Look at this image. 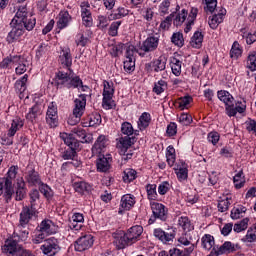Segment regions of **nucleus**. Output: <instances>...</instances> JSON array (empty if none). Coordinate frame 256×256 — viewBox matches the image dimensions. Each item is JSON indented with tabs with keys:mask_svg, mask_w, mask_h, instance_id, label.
Returning <instances> with one entry per match:
<instances>
[{
	"mask_svg": "<svg viewBox=\"0 0 256 256\" xmlns=\"http://www.w3.org/2000/svg\"><path fill=\"white\" fill-rule=\"evenodd\" d=\"M75 43L77 47H87L88 43H91V40L85 37L83 33H79L76 35Z\"/></svg>",
	"mask_w": 256,
	"mask_h": 256,
	"instance_id": "nucleus-63",
	"label": "nucleus"
},
{
	"mask_svg": "<svg viewBox=\"0 0 256 256\" xmlns=\"http://www.w3.org/2000/svg\"><path fill=\"white\" fill-rule=\"evenodd\" d=\"M183 65V62L175 57L170 58V67L172 69L173 75L175 77H179L181 75V66Z\"/></svg>",
	"mask_w": 256,
	"mask_h": 256,
	"instance_id": "nucleus-47",
	"label": "nucleus"
},
{
	"mask_svg": "<svg viewBox=\"0 0 256 256\" xmlns=\"http://www.w3.org/2000/svg\"><path fill=\"white\" fill-rule=\"evenodd\" d=\"M73 187H74V191L76 193H79V195H83L85 193H91V191L93 190V187L91 186V184L85 181L74 182Z\"/></svg>",
	"mask_w": 256,
	"mask_h": 256,
	"instance_id": "nucleus-36",
	"label": "nucleus"
},
{
	"mask_svg": "<svg viewBox=\"0 0 256 256\" xmlns=\"http://www.w3.org/2000/svg\"><path fill=\"white\" fill-rule=\"evenodd\" d=\"M109 145V137L106 135H100L96 139L94 145L92 146L93 155H103V151L107 149Z\"/></svg>",
	"mask_w": 256,
	"mask_h": 256,
	"instance_id": "nucleus-24",
	"label": "nucleus"
},
{
	"mask_svg": "<svg viewBox=\"0 0 256 256\" xmlns=\"http://www.w3.org/2000/svg\"><path fill=\"white\" fill-rule=\"evenodd\" d=\"M39 115H41V108H39V105L35 104L29 109V112L26 114V119L30 121V123H34Z\"/></svg>",
	"mask_w": 256,
	"mask_h": 256,
	"instance_id": "nucleus-49",
	"label": "nucleus"
},
{
	"mask_svg": "<svg viewBox=\"0 0 256 256\" xmlns=\"http://www.w3.org/2000/svg\"><path fill=\"white\" fill-rule=\"evenodd\" d=\"M202 5L204 6L205 13H215V9H217V0H202Z\"/></svg>",
	"mask_w": 256,
	"mask_h": 256,
	"instance_id": "nucleus-54",
	"label": "nucleus"
},
{
	"mask_svg": "<svg viewBox=\"0 0 256 256\" xmlns=\"http://www.w3.org/2000/svg\"><path fill=\"white\" fill-rule=\"evenodd\" d=\"M152 235L156 241H160L163 245H168V243L173 242V239H175L176 232L173 228H168L165 231L163 228L158 227L153 229Z\"/></svg>",
	"mask_w": 256,
	"mask_h": 256,
	"instance_id": "nucleus-11",
	"label": "nucleus"
},
{
	"mask_svg": "<svg viewBox=\"0 0 256 256\" xmlns=\"http://www.w3.org/2000/svg\"><path fill=\"white\" fill-rule=\"evenodd\" d=\"M97 159L95 161L97 173H109L111 171V163H113V157L111 154H96Z\"/></svg>",
	"mask_w": 256,
	"mask_h": 256,
	"instance_id": "nucleus-13",
	"label": "nucleus"
},
{
	"mask_svg": "<svg viewBox=\"0 0 256 256\" xmlns=\"http://www.w3.org/2000/svg\"><path fill=\"white\" fill-rule=\"evenodd\" d=\"M63 141L67 145V148L61 152V157L64 161H71V159L79 157L77 152L81 151V142L73 137V134H66V137H63Z\"/></svg>",
	"mask_w": 256,
	"mask_h": 256,
	"instance_id": "nucleus-5",
	"label": "nucleus"
},
{
	"mask_svg": "<svg viewBox=\"0 0 256 256\" xmlns=\"http://www.w3.org/2000/svg\"><path fill=\"white\" fill-rule=\"evenodd\" d=\"M125 49V44L119 42L118 44H115L110 49V55L112 57H119V55H123V50Z\"/></svg>",
	"mask_w": 256,
	"mask_h": 256,
	"instance_id": "nucleus-60",
	"label": "nucleus"
},
{
	"mask_svg": "<svg viewBox=\"0 0 256 256\" xmlns=\"http://www.w3.org/2000/svg\"><path fill=\"white\" fill-rule=\"evenodd\" d=\"M73 73L58 70L52 79L51 85L56 89H79L83 86V80L79 76H71Z\"/></svg>",
	"mask_w": 256,
	"mask_h": 256,
	"instance_id": "nucleus-3",
	"label": "nucleus"
},
{
	"mask_svg": "<svg viewBox=\"0 0 256 256\" xmlns=\"http://www.w3.org/2000/svg\"><path fill=\"white\" fill-rule=\"evenodd\" d=\"M24 179L28 183L29 187H37L43 183L41 180V174L35 170V164L29 163L26 167Z\"/></svg>",
	"mask_w": 256,
	"mask_h": 256,
	"instance_id": "nucleus-12",
	"label": "nucleus"
},
{
	"mask_svg": "<svg viewBox=\"0 0 256 256\" xmlns=\"http://www.w3.org/2000/svg\"><path fill=\"white\" fill-rule=\"evenodd\" d=\"M40 193L47 199V201H51L53 199V196L55 195V192H53V189L49 187V185L45 184L44 182L38 184Z\"/></svg>",
	"mask_w": 256,
	"mask_h": 256,
	"instance_id": "nucleus-44",
	"label": "nucleus"
},
{
	"mask_svg": "<svg viewBox=\"0 0 256 256\" xmlns=\"http://www.w3.org/2000/svg\"><path fill=\"white\" fill-rule=\"evenodd\" d=\"M137 179V170L128 168L124 170L122 180L124 183H133Z\"/></svg>",
	"mask_w": 256,
	"mask_h": 256,
	"instance_id": "nucleus-48",
	"label": "nucleus"
},
{
	"mask_svg": "<svg viewBox=\"0 0 256 256\" xmlns=\"http://www.w3.org/2000/svg\"><path fill=\"white\" fill-rule=\"evenodd\" d=\"M95 243V238L91 234H86L84 236H81L75 241L74 249L75 251H78L79 253L83 251H87V249H91L93 247V244Z\"/></svg>",
	"mask_w": 256,
	"mask_h": 256,
	"instance_id": "nucleus-19",
	"label": "nucleus"
},
{
	"mask_svg": "<svg viewBox=\"0 0 256 256\" xmlns=\"http://www.w3.org/2000/svg\"><path fill=\"white\" fill-rule=\"evenodd\" d=\"M178 225L183 229V231H193V225H191V220L187 216H181L178 219Z\"/></svg>",
	"mask_w": 256,
	"mask_h": 256,
	"instance_id": "nucleus-55",
	"label": "nucleus"
},
{
	"mask_svg": "<svg viewBox=\"0 0 256 256\" xmlns=\"http://www.w3.org/2000/svg\"><path fill=\"white\" fill-rule=\"evenodd\" d=\"M149 125H151V114L149 112H143L137 121V127L139 131H145Z\"/></svg>",
	"mask_w": 256,
	"mask_h": 256,
	"instance_id": "nucleus-35",
	"label": "nucleus"
},
{
	"mask_svg": "<svg viewBox=\"0 0 256 256\" xmlns=\"http://www.w3.org/2000/svg\"><path fill=\"white\" fill-rule=\"evenodd\" d=\"M101 114L95 112L88 115L81 121L82 127H99L102 122Z\"/></svg>",
	"mask_w": 256,
	"mask_h": 256,
	"instance_id": "nucleus-29",
	"label": "nucleus"
},
{
	"mask_svg": "<svg viewBox=\"0 0 256 256\" xmlns=\"http://www.w3.org/2000/svg\"><path fill=\"white\" fill-rule=\"evenodd\" d=\"M243 243H253L256 241V226L250 227L246 235L242 238Z\"/></svg>",
	"mask_w": 256,
	"mask_h": 256,
	"instance_id": "nucleus-53",
	"label": "nucleus"
},
{
	"mask_svg": "<svg viewBox=\"0 0 256 256\" xmlns=\"http://www.w3.org/2000/svg\"><path fill=\"white\" fill-rule=\"evenodd\" d=\"M60 69L68 70V73H73V54L69 46H60V54L58 56Z\"/></svg>",
	"mask_w": 256,
	"mask_h": 256,
	"instance_id": "nucleus-10",
	"label": "nucleus"
},
{
	"mask_svg": "<svg viewBox=\"0 0 256 256\" xmlns=\"http://www.w3.org/2000/svg\"><path fill=\"white\" fill-rule=\"evenodd\" d=\"M172 188H173L172 183H170L169 181H162L158 185V193L161 196L167 195L171 191Z\"/></svg>",
	"mask_w": 256,
	"mask_h": 256,
	"instance_id": "nucleus-56",
	"label": "nucleus"
},
{
	"mask_svg": "<svg viewBox=\"0 0 256 256\" xmlns=\"http://www.w3.org/2000/svg\"><path fill=\"white\" fill-rule=\"evenodd\" d=\"M18 243L21 241H27L29 239V230H20L19 232H13L11 235Z\"/></svg>",
	"mask_w": 256,
	"mask_h": 256,
	"instance_id": "nucleus-59",
	"label": "nucleus"
},
{
	"mask_svg": "<svg viewBox=\"0 0 256 256\" xmlns=\"http://www.w3.org/2000/svg\"><path fill=\"white\" fill-rule=\"evenodd\" d=\"M203 33L201 31L194 32L190 40V45L193 49H201L203 47Z\"/></svg>",
	"mask_w": 256,
	"mask_h": 256,
	"instance_id": "nucleus-40",
	"label": "nucleus"
},
{
	"mask_svg": "<svg viewBox=\"0 0 256 256\" xmlns=\"http://www.w3.org/2000/svg\"><path fill=\"white\" fill-rule=\"evenodd\" d=\"M175 174L177 176L178 181H187L189 179V169L188 165L184 160H178L174 167Z\"/></svg>",
	"mask_w": 256,
	"mask_h": 256,
	"instance_id": "nucleus-23",
	"label": "nucleus"
},
{
	"mask_svg": "<svg viewBox=\"0 0 256 256\" xmlns=\"http://www.w3.org/2000/svg\"><path fill=\"white\" fill-rule=\"evenodd\" d=\"M166 89H167V82L165 80H159L158 82L154 83V87L152 91L156 95H161V93H165Z\"/></svg>",
	"mask_w": 256,
	"mask_h": 256,
	"instance_id": "nucleus-58",
	"label": "nucleus"
},
{
	"mask_svg": "<svg viewBox=\"0 0 256 256\" xmlns=\"http://www.w3.org/2000/svg\"><path fill=\"white\" fill-rule=\"evenodd\" d=\"M39 212H37V209L33 208L32 206H25L22 208V211L20 213L19 218V226L25 229L27 225H29L30 221L33 219V217H37Z\"/></svg>",
	"mask_w": 256,
	"mask_h": 256,
	"instance_id": "nucleus-16",
	"label": "nucleus"
},
{
	"mask_svg": "<svg viewBox=\"0 0 256 256\" xmlns=\"http://www.w3.org/2000/svg\"><path fill=\"white\" fill-rule=\"evenodd\" d=\"M143 235V226L134 225L130 227L126 232L114 233L113 237L116 240L118 249H125V247H131L135 245L137 241H141Z\"/></svg>",
	"mask_w": 256,
	"mask_h": 256,
	"instance_id": "nucleus-2",
	"label": "nucleus"
},
{
	"mask_svg": "<svg viewBox=\"0 0 256 256\" xmlns=\"http://www.w3.org/2000/svg\"><path fill=\"white\" fill-rule=\"evenodd\" d=\"M242 55H243V47H241V44H239V42L234 41L230 50V58L237 60Z\"/></svg>",
	"mask_w": 256,
	"mask_h": 256,
	"instance_id": "nucleus-46",
	"label": "nucleus"
},
{
	"mask_svg": "<svg viewBox=\"0 0 256 256\" xmlns=\"http://www.w3.org/2000/svg\"><path fill=\"white\" fill-rule=\"evenodd\" d=\"M137 203V200L135 198V195L133 194H124L121 197L120 200V206L118 209V214L123 215L125 211H131L133 207H135V204Z\"/></svg>",
	"mask_w": 256,
	"mask_h": 256,
	"instance_id": "nucleus-20",
	"label": "nucleus"
},
{
	"mask_svg": "<svg viewBox=\"0 0 256 256\" xmlns=\"http://www.w3.org/2000/svg\"><path fill=\"white\" fill-rule=\"evenodd\" d=\"M40 231L47 233L48 235H55L59 231V227L51 219H44L37 226Z\"/></svg>",
	"mask_w": 256,
	"mask_h": 256,
	"instance_id": "nucleus-26",
	"label": "nucleus"
},
{
	"mask_svg": "<svg viewBox=\"0 0 256 256\" xmlns=\"http://www.w3.org/2000/svg\"><path fill=\"white\" fill-rule=\"evenodd\" d=\"M150 209L152 211V215L148 220V225H153L157 219L163 223L169 219V208H167L165 204L159 202H151Z\"/></svg>",
	"mask_w": 256,
	"mask_h": 256,
	"instance_id": "nucleus-8",
	"label": "nucleus"
},
{
	"mask_svg": "<svg viewBox=\"0 0 256 256\" xmlns=\"http://www.w3.org/2000/svg\"><path fill=\"white\" fill-rule=\"evenodd\" d=\"M72 133L74 135H76V137H78V139H80L81 143H89V141H91V138L88 137L87 138V131H85V129L81 128V127H75L72 129Z\"/></svg>",
	"mask_w": 256,
	"mask_h": 256,
	"instance_id": "nucleus-50",
	"label": "nucleus"
},
{
	"mask_svg": "<svg viewBox=\"0 0 256 256\" xmlns=\"http://www.w3.org/2000/svg\"><path fill=\"white\" fill-rule=\"evenodd\" d=\"M247 227H249V218H244L239 223L234 224L233 231L235 233H241V231H245Z\"/></svg>",
	"mask_w": 256,
	"mask_h": 256,
	"instance_id": "nucleus-62",
	"label": "nucleus"
},
{
	"mask_svg": "<svg viewBox=\"0 0 256 256\" xmlns=\"http://www.w3.org/2000/svg\"><path fill=\"white\" fill-rule=\"evenodd\" d=\"M110 11L111 13L108 15L109 21H117V19H123V17H127V15H129V10L121 6Z\"/></svg>",
	"mask_w": 256,
	"mask_h": 256,
	"instance_id": "nucleus-34",
	"label": "nucleus"
},
{
	"mask_svg": "<svg viewBox=\"0 0 256 256\" xmlns=\"http://www.w3.org/2000/svg\"><path fill=\"white\" fill-rule=\"evenodd\" d=\"M40 249L44 255L55 256L56 253H59V251H61L59 239L55 237H50L46 239Z\"/></svg>",
	"mask_w": 256,
	"mask_h": 256,
	"instance_id": "nucleus-14",
	"label": "nucleus"
},
{
	"mask_svg": "<svg viewBox=\"0 0 256 256\" xmlns=\"http://www.w3.org/2000/svg\"><path fill=\"white\" fill-rule=\"evenodd\" d=\"M17 173H19V166L13 165L8 169L5 177H0V197L3 195L6 203H11L15 195L13 181L17 178Z\"/></svg>",
	"mask_w": 256,
	"mask_h": 256,
	"instance_id": "nucleus-4",
	"label": "nucleus"
},
{
	"mask_svg": "<svg viewBox=\"0 0 256 256\" xmlns=\"http://www.w3.org/2000/svg\"><path fill=\"white\" fill-rule=\"evenodd\" d=\"M160 39L161 36L158 33L148 35L137 50L139 57H147L148 53H154V51H157Z\"/></svg>",
	"mask_w": 256,
	"mask_h": 256,
	"instance_id": "nucleus-7",
	"label": "nucleus"
},
{
	"mask_svg": "<svg viewBox=\"0 0 256 256\" xmlns=\"http://www.w3.org/2000/svg\"><path fill=\"white\" fill-rule=\"evenodd\" d=\"M19 249H21V247H19V242L12 236L5 240L4 246L2 247L3 253L11 256L17 255V253H19Z\"/></svg>",
	"mask_w": 256,
	"mask_h": 256,
	"instance_id": "nucleus-21",
	"label": "nucleus"
},
{
	"mask_svg": "<svg viewBox=\"0 0 256 256\" xmlns=\"http://www.w3.org/2000/svg\"><path fill=\"white\" fill-rule=\"evenodd\" d=\"M78 97L74 100L73 118L76 121H81V117L85 113V107H87V94H79Z\"/></svg>",
	"mask_w": 256,
	"mask_h": 256,
	"instance_id": "nucleus-18",
	"label": "nucleus"
},
{
	"mask_svg": "<svg viewBox=\"0 0 256 256\" xmlns=\"http://www.w3.org/2000/svg\"><path fill=\"white\" fill-rule=\"evenodd\" d=\"M9 25L11 30L6 36V42L8 45H13V43H21L23 35L35 29L37 18L29 16L27 6H22L18 8Z\"/></svg>",
	"mask_w": 256,
	"mask_h": 256,
	"instance_id": "nucleus-1",
	"label": "nucleus"
},
{
	"mask_svg": "<svg viewBox=\"0 0 256 256\" xmlns=\"http://www.w3.org/2000/svg\"><path fill=\"white\" fill-rule=\"evenodd\" d=\"M245 68L250 70L251 73L256 71V51L252 50L248 53L246 60H245Z\"/></svg>",
	"mask_w": 256,
	"mask_h": 256,
	"instance_id": "nucleus-39",
	"label": "nucleus"
},
{
	"mask_svg": "<svg viewBox=\"0 0 256 256\" xmlns=\"http://www.w3.org/2000/svg\"><path fill=\"white\" fill-rule=\"evenodd\" d=\"M120 133L124 136L118 139V144L122 145L125 149H131L137 143V138L133 136V124L131 122H122Z\"/></svg>",
	"mask_w": 256,
	"mask_h": 256,
	"instance_id": "nucleus-6",
	"label": "nucleus"
},
{
	"mask_svg": "<svg viewBox=\"0 0 256 256\" xmlns=\"http://www.w3.org/2000/svg\"><path fill=\"white\" fill-rule=\"evenodd\" d=\"M25 126V119L19 116H15L11 121V127L8 129L7 137H15L17 131H21V128Z\"/></svg>",
	"mask_w": 256,
	"mask_h": 256,
	"instance_id": "nucleus-28",
	"label": "nucleus"
},
{
	"mask_svg": "<svg viewBox=\"0 0 256 256\" xmlns=\"http://www.w3.org/2000/svg\"><path fill=\"white\" fill-rule=\"evenodd\" d=\"M147 199L149 201H157L159 194H157V184H147L145 186Z\"/></svg>",
	"mask_w": 256,
	"mask_h": 256,
	"instance_id": "nucleus-45",
	"label": "nucleus"
},
{
	"mask_svg": "<svg viewBox=\"0 0 256 256\" xmlns=\"http://www.w3.org/2000/svg\"><path fill=\"white\" fill-rule=\"evenodd\" d=\"M166 161L169 167H173V165H175V161H177V154L173 145H169L166 148Z\"/></svg>",
	"mask_w": 256,
	"mask_h": 256,
	"instance_id": "nucleus-43",
	"label": "nucleus"
},
{
	"mask_svg": "<svg viewBox=\"0 0 256 256\" xmlns=\"http://www.w3.org/2000/svg\"><path fill=\"white\" fill-rule=\"evenodd\" d=\"M113 82H109L107 80L103 81V93H102V107L105 111H110L111 109H115L117 104L115 100H113V96L115 95V87H113Z\"/></svg>",
	"mask_w": 256,
	"mask_h": 256,
	"instance_id": "nucleus-9",
	"label": "nucleus"
},
{
	"mask_svg": "<svg viewBox=\"0 0 256 256\" xmlns=\"http://www.w3.org/2000/svg\"><path fill=\"white\" fill-rule=\"evenodd\" d=\"M233 183L235 189H243V187H245V175L243 170H240L236 175H234Z\"/></svg>",
	"mask_w": 256,
	"mask_h": 256,
	"instance_id": "nucleus-51",
	"label": "nucleus"
},
{
	"mask_svg": "<svg viewBox=\"0 0 256 256\" xmlns=\"http://www.w3.org/2000/svg\"><path fill=\"white\" fill-rule=\"evenodd\" d=\"M166 68L167 57H165V55H161L157 59L145 64V71L147 73H160V71H165Z\"/></svg>",
	"mask_w": 256,
	"mask_h": 256,
	"instance_id": "nucleus-15",
	"label": "nucleus"
},
{
	"mask_svg": "<svg viewBox=\"0 0 256 256\" xmlns=\"http://www.w3.org/2000/svg\"><path fill=\"white\" fill-rule=\"evenodd\" d=\"M171 42L176 45V47H183L185 45V39H183V33L176 32L173 33L171 37Z\"/></svg>",
	"mask_w": 256,
	"mask_h": 256,
	"instance_id": "nucleus-61",
	"label": "nucleus"
},
{
	"mask_svg": "<svg viewBox=\"0 0 256 256\" xmlns=\"http://www.w3.org/2000/svg\"><path fill=\"white\" fill-rule=\"evenodd\" d=\"M47 237H49V234L44 231H41L37 226L35 229L34 238L32 239V243H34V245H39V243H43V241H45Z\"/></svg>",
	"mask_w": 256,
	"mask_h": 256,
	"instance_id": "nucleus-52",
	"label": "nucleus"
},
{
	"mask_svg": "<svg viewBox=\"0 0 256 256\" xmlns=\"http://www.w3.org/2000/svg\"><path fill=\"white\" fill-rule=\"evenodd\" d=\"M187 15H189V12L186 9H182L179 13H174V17L172 19L174 25L176 27H180V25H183V23H185V20L187 19Z\"/></svg>",
	"mask_w": 256,
	"mask_h": 256,
	"instance_id": "nucleus-42",
	"label": "nucleus"
},
{
	"mask_svg": "<svg viewBox=\"0 0 256 256\" xmlns=\"http://www.w3.org/2000/svg\"><path fill=\"white\" fill-rule=\"evenodd\" d=\"M226 10H221L217 14H214L211 18H209L208 25L213 30L217 29L221 23H223L225 19Z\"/></svg>",
	"mask_w": 256,
	"mask_h": 256,
	"instance_id": "nucleus-32",
	"label": "nucleus"
},
{
	"mask_svg": "<svg viewBox=\"0 0 256 256\" xmlns=\"http://www.w3.org/2000/svg\"><path fill=\"white\" fill-rule=\"evenodd\" d=\"M81 17L82 23L85 27H93V16L91 14V10L85 8L81 5Z\"/></svg>",
	"mask_w": 256,
	"mask_h": 256,
	"instance_id": "nucleus-38",
	"label": "nucleus"
},
{
	"mask_svg": "<svg viewBox=\"0 0 256 256\" xmlns=\"http://www.w3.org/2000/svg\"><path fill=\"white\" fill-rule=\"evenodd\" d=\"M193 103V97L191 95H185L174 101L175 107L180 109V111H185V109H189V105Z\"/></svg>",
	"mask_w": 256,
	"mask_h": 256,
	"instance_id": "nucleus-33",
	"label": "nucleus"
},
{
	"mask_svg": "<svg viewBox=\"0 0 256 256\" xmlns=\"http://www.w3.org/2000/svg\"><path fill=\"white\" fill-rule=\"evenodd\" d=\"M46 123L51 129H55L59 125V113L57 103L51 102L46 112Z\"/></svg>",
	"mask_w": 256,
	"mask_h": 256,
	"instance_id": "nucleus-17",
	"label": "nucleus"
},
{
	"mask_svg": "<svg viewBox=\"0 0 256 256\" xmlns=\"http://www.w3.org/2000/svg\"><path fill=\"white\" fill-rule=\"evenodd\" d=\"M201 247L205 251H211L215 247V237L211 234H204L201 238Z\"/></svg>",
	"mask_w": 256,
	"mask_h": 256,
	"instance_id": "nucleus-37",
	"label": "nucleus"
},
{
	"mask_svg": "<svg viewBox=\"0 0 256 256\" xmlns=\"http://www.w3.org/2000/svg\"><path fill=\"white\" fill-rule=\"evenodd\" d=\"M245 111H247V101L244 100L243 102L236 101L235 104H230L225 113L228 117H236L237 113L243 114Z\"/></svg>",
	"mask_w": 256,
	"mask_h": 256,
	"instance_id": "nucleus-22",
	"label": "nucleus"
},
{
	"mask_svg": "<svg viewBox=\"0 0 256 256\" xmlns=\"http://www.w3.org/2000/svg\"><path fill=\"white\" fill-rule=\"evenodd\" d=\"M217 97L219 101H222L225 105V112L227 111L228 107H231V104H233V101H235V98L233 95L227 91V90H219L217 92Z\"/></svg>",
	"mask_w": 256,
	"mask_h": 256,
	"instance_id": "nucleus-30",
	"label": "nucleus"
},
{
	"mask_svg": "<svg viewBox=\"0 0 256 256\" xmlns=\"http://www.w3.org/2000/svg\"><path fill=\"white\" fill-rule=\"evenodd\" d=\"M28 79H29V75L25 74L15 82L14 88L17 93H20V94L25 93V91L27 90Z\"/></svg>",
	"mask_w": 256,
	"mask_h": 256,
	"instance_id": "nucleus-41",
	"label": "nucleus"
},
{
	"mask_svg": "<svg viewBox=\"0 0 256 256\" xmlns=\"http://www.w3.org/2000/svg\"><path fill=\"white\" fill-rule=\"evenodd\" d=\"M71 21H73V16L69 14L68 10H61L58 14V21L56 22V25L60 31L62 29H67L69 25H71Z\"/></svg>",
	"mask_w": 256,
	"mask_h": 256,
	"instance_id": "nucleus-25",
	"label": "nucleus"
},
{
	"mask_svg": "<svg viewBox=\"0 0 256 256\" xmlns=\"http://www.w3.org/2000/svg\"><path fill=\"white\" fill-rule=\"evenodd\" d=\"M220 253L222 255H229V253H235V251L241 250L239 243H232L231 241L224 242L220 247Z\"/></svg>",
	"mask_w": 256,
	"mask_h": 256,
	"instance_id": "nucleus-31",
	"label": "nucleus"
},
{
	"mask_svg": "<svg viewBox=\"0 0 256 256\" xmlns=\"http://www.w3.org/2000/svg\"><path fill=\"white\" fill-rule=\"evenodd\" d=\"M243 213H247V207H245L243 205H238L237 207H234L231 210L230 217H231V219H240L241 215H243Z\"/></svg>",
	"mask_w": 256,
	"mask_h": 256,
	"instance_id": "nucleus-57",
	"label": "nucleus"
},
{
	"mask_svg": "<svg viewBox=\"0 0 256 256\" xmlns=\"http://www.w3.org/2000/svg\"><path fill=\"white\" fill-rule=\"evenodd\" d=\"M69 223L70 229L80 231V229H82L83 227V223H85V216L83 215V213L74 212L69 218Z\"/></svg>",
	"mask_w": 256,
	"mask_h": 256,
	"instance_id": "nucleus-27",
	"label": "nucleus"
},
{
	"mask_svg": "<svg viewBox=\"0 0 256 256\" xmlns=\"http://www.w3.org/2000/svg\"><path fill=\"white\" fill-rule=\"evenodd\" d=\"M121 23V21H115L111 23L108 29V34L110 37H117V35H119V27H121Z\"/></svg>",
	"mask_w": 256,
	"mask_h": 256,
	"instance_id": "nucleus-64",
	"label": "nucleus"
}]
</instances>
